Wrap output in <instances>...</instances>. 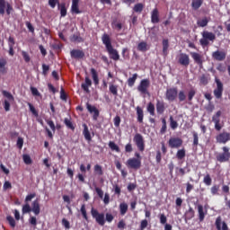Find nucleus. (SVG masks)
<instances>
[{"label":"nucleus","mask_w":230,"mask_h":230,"mask_svg":"<svg viewBox=\"0 0 230 230\" xmlns=\"http://www.w3.org/2000/svg\"><path fill=\"white\" fill-rule=\"evenodd\" d=\"M83 136L84 137V139L88 142L93 141V137L91 136V131H89V127L87 124H83Z\"/></svg>","instance_id":"20"},{"label":"nucleus","mask_w":230,"mask_h":230,"mask_svg":"<svg viewBox=\"0 0 230 230\" xmlns=\"http://www.w3.org/2000/svg\"><path fill=\"white\" fill-rule=\"evenodd\" d=\"M215 82L217 88L214 89V96L220 100L222 98V94H224V84H222V81L218 77H215Z\"/></svg>","instance_id":"6"},{"label":"nucleus","mask_w":230,"mask_h":230,"mask_svg":"<svg viewBox=\"0 0 230 230\" xmlns=\"http://www.w3.org/2000/svg\"><path fill=\"white\" fill-rule=\"evenodd\" d=\"M218 190H220V187L218 185L212 186L210 189L211 194L217 195L218 193Z\"/></svg>","instance_id":"62"},{"label":"nucleus","mask_w":230,"mask_h":230,"mask_svg":"<svg viewBox=\"0 0 230 230\" xmlns=\"http://www.w3.org/2000/svg\"><path fill=\"white\" fill-rule=\"evenodd\" d=\"M91 215L93 218H94L95 222L102 227L105 226V214L100 213L98 209L92 208H91Z\"/></svg>","instance_id":"3"},{"label":"nucleus","mask_w":230,"mask_h":230,"mask_svg":"<svg viewBox=\"0 0 230 230\" xmlns=\"http://www.w3.org/2000/svg\"><path fill=\"white\" fill-rule=\"evenodd\" d=\"M46 123H47V125H49V127L51 128V130H53L54 132H55V130H57V127H55V122H53V120L47 119Z\"/></svg>","instance_id":"61"},{"label":"nucleus","mask_w":230,"mask_h":230,"mask_svg":"<svg viewBox=\"0 0 230 230\" xmlns=\"http://www.w3.org/2000/svg\"><path fill=\"white\" fill-rule=\"evenodd\" d=\"M119 212L120 215L123 217L125 215H127V212L128 211V205L125 202H122L119 204Z\"/></svg>","instance_id":"31"},{"label":"nucleus","mask_w":230,"mask_h":230,"mask_svg":"<svg viewBox=\"0 0 230 230\" xmlns=\"http://www.w3.org/2000/svg\"><path fill=\"white\" fill-rule=\"evenodd\" d=\"M208 22L209 20L208 19V17H204L201 20H198L197 24L198 26H199V28H206Z\"/></svg>","instance_id":"35"},{"label":"nucleus","mask_w":230,"mask_h":230,"mask_svg":"<svg viewBox=\"0 0 230 230\" xmlns=\"http://www.w3.org/2000/svg\"><path fill=\"white\" fill-rule=\"evenodd\" d=\"M22 159L25 164H31L32 163L31 157L29 155H23Z\"/></svg>","instance_id":"56"},{"label":"nucleus","mask_w":230,"mask_h":230,"mask_svg":"<svg viewBox=\"0 0 230 230\" xmlns=\"http://www.w3.org/2000/svg\"><path fill=\"white\" fill-rule=\"evenodd\" d=\"M164 111H166V104L164 101L157 100L156 101V112L157 114H164Z\"/></svg>","instance_id":"21"},{"label":"nucleus","mask_w":230,"mask_h":230,"mask_svg":"<svg viewBox=\"0 0 230 230\" xmlns=\"http://www.w3.org/2000/svg\"><path fill=\"white\" fill-rule=\"evenodd\" d=\"M185 220H191L195 217V210L193 208L190 207L189 209L185 212Z\"/></svg>","instance_id":"29"},{"label":"nucleus","mask_w":230,"mask_h":230,"mask_svg":"<svg viewBox=\"0 0 230 230\" xmlns=\"http://www.w3.org/2000/svg\"><path fill=\"white\" fill-rule=\"evenodd\" d=\"M159 22H160V19H159V9L155 8L151 12V22L153 24H157V23H159Z\"/></svg>","instance_id":"22"},{"label":"nucleus","mask_w":230,"mask_h":230,"mask_svg":"<svg viewBox=\"0 0 230 230\" xmlns=\"http://www.w3.org/2000/svg\"><path fill=\"white\" fill-rule=\"evenodd\" d=\"M57 4L60 6L58 0H49V6H50V8H56Z\"/></svg>","instance_id":"52"},{"label":"nucleus","mask_w":230,"mask_h":230,"mask_svg":"<svg viewBox=\"0 0 230 230\" xmlns=\"http://www.w3.org/2000/svg\"><path fill=\"white\" fill-rule=\"evenodd\" d=\"M93 85V81L90 80L89 77H85L84 83L81 84V87L84 93H90L89 87Z\"/></svg>","instance_id":"25"},{"label":"nucleus","mask_w":230,"mask_h":230,"mask_svg":"<svg viewBox=\"0 0 230 230\" xmlns=\"http://www.w3.org/2000/svg\"><path fill=\"white\" fill-rule=\"evenodd\" d=\"M220 116H222V111H218L212 117V121L215 124V129L217 130V132H220V130H222V128L224 127V124L220 123Z\"/></svg>","instance_id":"11"},{"label":"nucleus","mask_w":230,"mask_h":230,"mask_svg":"<svg viewBox=\"0 0 230 230\" xmlns=\"http://www.w3.org/2000/svg\"><path fill=\"white\" fill-rule=\"evenodd\" d=\"M192 136H193V146H199V133L193 131Z\"/></svg>","instance_id":"50"},{"label":"nucleus","mask_w":230,"mask_h":230,"mask_svg":"<svg viewBox=\"0 0 230 230\" xmlns=\"http://www.w3.org/2000/svg\"><path fill=\"white\" fill-rule=\"evenodd\" d=\"M2 94L7 99L4 102V109L5 112H8L10 111V102H15V98L10 92H7L6 90H3Z\"/></svg>","instance_id":"4"},{"label":"nucleus","mask_w":230,"mask_h":230,"mask_svg":"<svg viewBox=\"0 0 230 230\" xmlns=\"http://www.w3.org/2000/svg\"><path fill=\"white\" fill-rule=\"evenodd\" d=\"M22 57L23 58V60H25L26 63L30 62V60H31V58H30V54H28V52L22 50Z\"/></svg>","instance_id":"55"},{"label":"nucleus","mask_w":230,"mask_h":230,"mask_svg":"<svg viewBox=\"0 0 230 230\" xmlns=\"http://www.w3.org/2000/svg\"><path fill=\"white\" fill-rule=\"evenodd\" d=\"M223 153L218 154L216 156L217 161L218 163H227L230 159V152H229V147L227 146H223L222 147Z\"/></svg>","instance_id":"5"},{"label":"nucleus","mask_w":230,"mask_h":230,"mask_svg":"<svg viewBox=\"0 0 230 230\" xmlns=\"http://www.w3.org/2000/svg\"><path fill=\"white\" fill-rule=\"evenodd\" d=\"M144 8H145V4L138 3L134 5L133 12H135V13H141Z\"/></svg>","instance_id":"33"},{"label":"nucleus","mask_w":230,"mask_h":230,"mask_svg":"<svg viewBox=\"0 0 230 230\" xmlns=\"http://www.w3.org/2000/svg\"><path fill=\"white\" fill-rule=\"evenodd\" d=\"M133 141L139 152H145V138L143 135L137 133L133 137Z\"/></svg>","instance_id":"7"},{"label":"nucleus","mask_w":230,"mask_h":230,"mask_svg":"<svg viewBox=\"0 0 230 230\" xmlns=\"http://www.w3.org/2000/svg\"><path fill=\"white\" fill-rule=\"evenodd\" d=\"M93 172H94L95 175H99V176L103 175V169L102 168V165H100V164L94 165Z\"/></svg>","instance_id":"39"},{"label":"nucleus","mask_w":230,"mask_h":230,"mask_svg":"<svg viewBox=\"0 0 230 230\" xmlns=\"http://www.w3.org/2000/svg\"><path fill=\"white\" fill-rule=\"evenodd\" d=\"M80 0H72V5H71V13H82V11H80Z\"/></svg>","instance_id":"23"},{"label":"nucleus","mask_w":230,"mask_h":230,"mask_svg":"<svg viewBox=\"0 0 230 230\" xmlns=\"http://www.w3.org/2000/svg\"><path fill=\"white\" fill-rule=\"evenodd\" d=\"M179 102H184L186 100V93L184 91H180L178 93Z\"/></svg>","instance_id":"60"},{"label":"nucleus","mask_w":230,"mask_h":230,"mask_svg":"<svg viewBox=\"0 0 230 230\" xmlns=\"http://www.w3.org/2000/svg\"><path fill=\"white\" fill-rule=\"evenodd\" d=\"M137 49H138V51H146V49H148L146 42L142 41V42L138 43Z\"/></svg>","instance_id":"48"},{"label":"nucleus","mask_w":230,"mask_h":230,"mask_svg":"<svg viewBox=\"0 0 230 230\" xmlns=\"http://www.w3.org/2000/svg\"><path fill=\"white\" fill-rule=\"evenodd\" d=\"M207 213H208V210L204 212V207L202 205H198V215H199V222H204Z\"/></svg>","instance_id":"24"},{"label":"nucleus","mask_w":230,"mask_h":230,"mask_svg":"<svg viewBox=\"0 0 230 230\" xmlns=\"http://www.w3.org/2000/svg\"><path fill=\"white\" fill-rule=\"evenodd\" d=\"M176 157L177 159H179L180 161L184 159V157H186V149L182 148V149H179L176 153Z\"/></svg>","instance_id":"38"},{"label":"nucleus","mask_w":230,"mask_h":230,"mask_svg":"<svg viewBox=\"0 0 230 230\" xmlns=\"http://www.w3.org/2000/svg\"><path fill=\"white\" fill-rule=\"evenodd\" d=\"M7 61L4 58H0V73L4 75L6 73Z\"/></svg>","instance_id":"36"},{"label":"nucleus","mask_w":230,"mask_h":230,"mask_svg":"<svg viewBox=\"0 0 230 230\" xmlns=\"http://www.w3.org/2000/svg\"><path fill=\"white\" fill-rule=\"evenodd\" d=\"M190 55L191 58L194 60L195 64H197L199 67H202L204 64V56L198 52H190Z\"/></svg>","instance_id":"14"},{"label":"nucleus","mask_w":230,"mask_h":230,"mask_svg":"<svg viewBox=\"0 0 230 230\" xmlns=\"http://www.w3.org/2000/svg\"><path fill=\"white\" fill-rule=\"evenodd\" d=\"M71 58H75V60H82L85 57V52L81 49H72L70 51Z\"/></svg>","instance_id":"15"},{"label":"nucleus","mask_w":230,"mask_h":230,"mask_svg":"<svg viewBox=\"0 0 230 230\" xmlns=\"http://www.w3.org/2000/svg\"><path fill=\"white\" fill-rule=\"evenodd\" d=\"M81 215L83 216V218H84V220L89 221V217L87 216V210L85 209V204H83L81 206Z\"/></svg>","instance_id":"43"},{"label":"nucleus","mask_w":230,"mask_h":230,"mask_svg":"<svg viewBox=\"0 0 230 230\" xmlns=\"http://www.w3.org/2000/svg\"><path fill=\"white\" fill-rule=\"evenodd\" d=\"M209 80H210L209 77H207L206 75H203L199 77V84L200 85H208V84H209Z\"/></svg>","instance_id":"44"},{"label":"nucleus","mask_w":230,"mask_h":230,"mask_svg":"<svg viewBox=\"0 0 230 230\" xmlns=\"http://www.w3.org/2000/svg\"><path fill=\"white\" fill-rule=\"evenodd\" d=\"M201 35L202 39L199 40V44L202 48L209 46V41L215 42L217 40V35L211 31H204Z\"/></svg>","instance_id":"2"},{"label":"nucleus","mask_w":230,"mask_h":230,"mask_svg":"<svg viewBox=\"0 0 230 230\" xmlns=\"http://www.w3.org/2000/svg\"><path fill=\"white\" fill-rule=\"evenodd\" d=\"M182 139L181 137H173L168 141V146L170 148H181L182 146Z\"/></svg>","instance_id":"13"},{"label":"nucleus","mask_w":230,"mask_h":230,"mask_svg":"<svg viewBox=\"0 0 230 230\" xmlns=\"http://www.w3.org/2000/svg\"><path fill=\"white\" fill-rule=\"evenodd\" d=\"M125 152L126 154H132V152H134V147H132V144L128 143L125 146Z\"/></svg>","instance_id":"53"},{"label":"nucleus","mask_w":230,"mask_h":230,"mask_svg":"<svg viewBox=\"0 0 230 230\" xmlns=\"http://www.w3.org/2000/svg\"><path fill=\"white\" fill-rule=\"evenodd\" d=\"M195 94H197V92H195V90H193V89L188 93L189 102H191V100H193V98L195 97Z\"/></svg>","instance_id":"64"},{"label":"nucleus","mask_w":230,"mask_h":230,"mask_svg":"<svg viewBox=\"0 0 230 230\" xmlns=\"http://www.w3.org/2000/svg\"><path fill=\"white\" fill-rule=\"evenodd\" d=\"M169 121H170V127H171V128H172V130H175V129L178 128L179 123H178L175 119H173V117H172V116H170Z\"/></svg>","instance_id":"41"},{"label":"nucleus","mask_w":230,"mask_h":230,"mask_svg":"<svg viewBox=\"0 0 230 230\" xmlns=\"http://www.w3.org/2000/svg\"><path fill=\"white\" fill-rule=\"evenodd\" d=\"M4 10H6V1L0 0V15H4Z\"/></svg>","instance_id":"46"},{"label":"nucleus","mask_w":230,"mask_h":230,"mask_svg":"<svg viewBox=\"0 0 230 230\" xmlns=\"http://www.w3.org/2000/svg\"><path fill=\"white\" fill-rule=\"evenodd\" d=\"M86 109L87 111L93 114V119H94V121H96L98 119V118L100 117V111H98L95 106H93L89 103H86Z\"/></svg>","instance_id":"18"},{"label":"nucleus","mask_w":230,"mask_h":230,"mask_svg":"<svg viewBox=\"0 0 230 230\" xmlns=\"http://www.w3.org/2000/svg\"><path fill=\"white\" fill-rule=\"evenodd\" d=\"M216 227L217 230H229V226H227V224L225 221L222 222L221 217H217Z\"/></svg>","instance_id":"19"},{"label":"nucleus","mask_w":230,"mask_h":230,"mask_svg":"<svg viewBox=\"0 0 230 230\" xmlns=\"http://www.w3.org/2000/svg\"><path fill=\"white\" fill-rule=\"evenodd\" d=\"M7 222L9 223V225L11 226V227H15V219L12 217V216H8L6 217Z\"/></svg>","instance_id":"54"},{"label":"nucleus","mask_w":230,"mask_h":230,"mask_svg":"<svg viewBox=\"0 0 230 230\" xmlns=\"http://www.w3.org/2000/svg\"><path fill=\"white\" fill-rule=\"evenodd\" d=\"M226 57H227L226 51L216 50L212 53V58L217 62H224Z\"/></svg>","instance_id":"16"},{"label":"nucleus","mask_w":230,"mask_h":230,"mask_svg":"<svg viewBox=\"0 0 230 230\" xmlns=\"http://www.w3.org/2000/svg\"><path fill=\"white\" fill-rule=\"evenodd\" d=\"M102 44H104L108 54L110 55V58H111V60H114L115 62H118V60H119V52H118V49L112 47L111 36H109V34L107 33H104L102 36Z\"/></svg>","instance_id":"1"},{"label":"nucleus","mask_w":230,"mask_h":230,"mask_svg":"<svg viewBox=\"0 0 230 230\" xmlns=\"http://www.w3.org/2000/svg\"><path fill=\"white\" fill-rule=\"evenodd\" d=\"M137 80V74H134L132 77H129L128 79V87H134V84H136V81Z\"/></svg>","instance_id":"40"},{"label":"nucleus","mask_w":230,"mask_h":230,"mask_svg":"<svg viewBox=\"0 0 230 230\" xmlns=\"http://www.w3.org/2000/svg\"><path fill=\"white\" fill-rule=\"evenodd\" d=\"M61 17H66L67 15V8H66V3H62L58 5Z\"/></svg>","instance_id":"34"},{"label":"nucleus","mask_w":230,"mask_h":230,"mask_svg":"<svg viewBox=\"0 0 230 230\" xmlns=\"http://www.w3.org/2000/svg\"><path fill=\"white\" fill-rule=\"evenodd\" d=\"M203 182H204V184H206V186H211V183L213 182V180L211 179V175L207 174L203 178Z\"/></svg>","instance_id":"47"},{"label":"nucleus","mask_w":230,"mask_h":230,"mask_svg":"<svg viewBox=\"0 0 230 230\" xmlns=\"http://www.w3.org/2000/svg\"><path fill=\"white\" fill-rule=\"evenodd\" d=\"M64 123L67 128H70V130H75V125H73V122L69 119H65Z\"/></svg>","instance_id":"49"},{"label":"nucleus","mask_w":230,"mask_h":230,"mask_svg":"<svg viewBox=\"0 0 230 230\" xmlns=\"http://www.w3.org/2000/svg\"><path fill=\"white\" fill-rule=\"evenodd\" d=\"M178 62L181 66L188 67V66H190V56L186 53H181L179 56Z\"/></svg>","instance_id":"17"},{"label":"nucleus","mask_w":230,"mask_h":230,"mask_svg":"<svg viewBox=\"0 0 230 230\" xmlns=\"http://www.w3.org/2000/svg\"><path fill=\"white\" fill-rule=\"evenodd\" d=\"M148 87H150V80L143 79L137 86V91L142 94H148Z\"/></svg>","instance_id":"12"},{"label":"nucleus","mask_w":230,"mask_h":230,"mask_svg":"<svg viewBox=\"0 0 230 230\" xmlns=\"http://www.w3.org/2000/svg\"><path fill=\"white\" fill-rule=\"evenodd\" d=\"M113 123H114V126L118 128V127H119V125H120V123H121V118L117 115V116L113 119Z\"/></svg>","instance_id":"58"},{"label":"nucleus","mask_w":230,"mask_h":230,"mask_svg":"<svg viewBox=\"0 0 230 230\" xmlns=\"http://www.w3.org/2000/svg\"><path fill=\"white\" fill-rule=\"evenodd\" d=\"M31 211H33L34 215H40V204L39 203V199H35L32 202Z\"/></svg>","instance_id":"26"},{"label":"nucleus","mask_w":230,"mask_h":230,"mask_svg":"<svg viewBox=\"0 0 230 230\" xmlns=\"http://www.w3.org/2000/svg\"><path fill=\"white\" fill-rule=\"evenodd\" d=\"M126 165L131 170H139V168H141V162L139 159H136V157H133L128 159V161L126 162Z\"/></svg>","instance_id":"10"},{"label":"nucleus","mask_w":230,"mask_h":230,"mask_svg":"<svg viewBox=\"0 0 230 230\" xmlns=\"http://www.w3.org/2000/svg\"><path fill=\"white\" fill-rule=\"evenodd\" d=\"M137 119L138 123H143V119L145 118V114L143 112V109L139 106L137 107Z\"/></svg>","instance_id":"28"},{"label":"nucleus","mask_w":230,"mask_h":230,"mask_svg":"<svg viewBox=\"0 0 230 230\" xmlns=\"http://www.w3.org/2000/svg\"><path fill=\"white\" fill-rule=\"evenodd\" d=\"M91 75L92 78L93 80L94 85H99L100 84V79L98 78V72L94 68H91Z\"/></svg>","instance_id":"27"},{"label":"nucleus","mask_w":230,"mask_h":230,"mask_svg":"<svg viewBox=\"0 0 230 230\" xmlns=\"http://www.w3.org/2000/svg\"><path fill=\"white\" fill-rule=\"evenodd\" d=\"M177 94H179L177 87L168 88L165 92V98L168 102H175Z\"/></svg>","instance_id":"9"},{"label":"nucleus","mask_w":230,"mask_h":230,"mask_svg":"<svg viewBox=\"0 0 230 230\" xmlns=\"http://www.w3.org/2000/svg\"><path fill=\"white\" fill-rule=\"evenodd\" d=\"M121 55L124 59L129 58L128 49V48L122 49Z\"/></svg>","instance_id":"59"},{"label":"nucleus","mask_w":230,"mask_h":230,"mask_svg":"<svg viewBox=\"0 0 230 230\" xmlns=\"http://www.w3.org/2000/svg\"><path fill=\"white\" fill-rule=\"evenodd\" d=\"M5 12L7 13V15H10V13H12V12H13V7L12 6V4H10V3H6L5 4Z\"/></svg>","instance_id":"57"},{"label":"nucleus","mask_w":230,"mask_h":230,"mask_svg":"<svg viewBox=\"0 0 230 230\" xmlns=\"http://www.w3.org/2000/svg\"><path fill=\"white\" fill-rule=\"evenodd\" d=\"M204 3V0H192L191 2V8L192 10H199L200 6H202V4Z\"/></svg>","instance_id":"30"},{"label":"nucleus","mask_w":230,"mask_h":230,"mask_svg":"<svg viewBox=\"0 0 230 230\" xmlns=\"http://www.w3.org/2000/svg\"><path fill=\"white\" fill-rule=\"evenodd\" d=\"M109 147L111 148V150H112L114 152H117V153L120 152L119 146H118V145H116V143H114L112 141L109 142Z\"/></svg>","instance_id":"45"},{"label":"nucleus","mask_w":230,"mask_h":230,"mask_svg":"<svg viewBox=\"0 0 230 230\" xmlns=\"http://www.w3.org/2000/svg\"><path fill=\"white\" fill-rule=\"evenodd\" d=\"M163 54L164 55V57H166V55H168V49L170 48V42L168 41V40H163Z\"/></svg>","instance_id":"32"},{"label":"nucleus","mask_w":230,"mask_h":230,"mask_svg":"<svg viewBox=\"0 0 230 230\" xmlns=\"http://www.w3.org/2000/svg\"><path fill=\"white\" fill-rule=\"evenodd\" d=\"M22 211L23 215H26V213H31V207H30V204L27 203V204L23 205Z\"/></svg>","instance_id":"51"},{"label":"nucleus","mask_w":230,"mask_h":230,"mask_svg":"<svg viewBox=\"0 0 230 230\" xmlns=\"http://www.w3.org/2000/svg\"><path fill=\"white\" fill-rule=\"evenodd\" d=\"M147 111L149 112V114L151 116H155V106L154 105V103H152V102L148 103Z\"/></svg>","instance_id":"42"},{"label":"nucleus","mask_w":230,"mask_h":230,"mask_svg":"<svg viewBox=\"0 0 230 230\" xmlns=\"http://www.w3.org/2000/svg\"><path fill=\"white\" fill-rule=\"evenodd\" d=\"M146 227H148V220L144 219L140 223V230H145Z\"/></svg>","instance_id":"63"},{"label":"nucleus","mask_w":230,"mask_h":230,"mask_svg":"<svg viewBox=\"0 0 230 230\" xmlns=\"http://www.w3.org/2000/svg\"><path fill=\"white\" fill-rule=\"evenodd\" d=\"M109 91L113 96H118V85L110 84Z\"/></svg>","instance_id":"37"},{"label":"nucleus","mask_w":230,"mask_h":230,"mask_svg":"<svg viewBox=\"0 0 230 230\" xmlns=\"http://www.w3.org/2000/svg\"><path fill=\"white\" fill-rule=\"evenodd\" d=\"M217 143H219V145H226V143H228L230 141V133L227 131H223L217 135L216 137Z\"/></svg>","instance_id":"8"}]
</instances>
